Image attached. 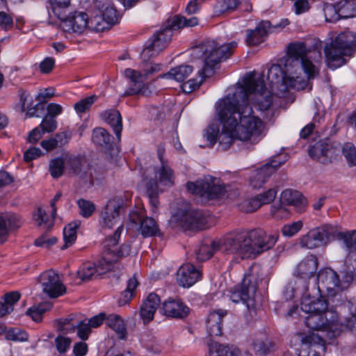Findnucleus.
Listing matches in <instances>:
<instances>
[{"mask_svg": "<svg viewBox=\"0 0 356 356\" xmlns=\"http://www.w3.org/2000/svg\"><path fill=\"white\" fill-rule=\"evenodd\" d=\"M224 98L232 102L225 126L229 130L235 131L237 139L257 143L262 138L265 128L262 120L253 114L251 101L261 111L268 109L273 103L272 93L267 89L263 76L256 77L250 73L243 79V85L236 88L232 94Z\"/></svg>", "mask_w": 356, "mask_h": 356, "instance_id": "f257e3e1", "label": "nucleus"}, {"mask_svg": "<svg viewBox=\"0 0 356 356\" xmlns=\"http://www.w3.org/2000/svg\"><path fill=\"white\" fill-rule=\"evenodd\" d=\"M321 58L318 49L307 48L302 42H291L287 47L284 68L280 65H272L267 79L272 86L282 85L286 90H303L309 81L318 76Z\"/></svg>", "mask_w": 356, "mask_h": 356, "instance_id": "f03ea898", "label": "nucleus"}, {"mask_svg": "<svg viewBox=\"0 0 356 356\" xmlns=\"http://www.w3.org/2000/svg\"><path fill=\"white\" fill-rule=\"evenodd\" d=\"M279 234H267L262 229L234 230L215 241L205 240L196 251L200 261L210 259L219 250L241 259L255 258L271 249L277 243Z\"/></svg>", "mask_w": 356, "mask_h": 356, "instance_id": "7ed1b4c3", "label": "nucleus"}, {"mask_svg": "<svg viewBox=\"0 0 356 356\" xmlns=\"http://www.w3.org/2000/svg\"><path fill=\"white\" fill-rule=\"evenodd\" d=\"M238 47L236 41L222 44L217 40H208L204 41L198 48L202 53L204 65L198 71V78L191 79L182 85V89L186 93H191L199 88L207 77L214 73L215 67L222 60L229 58Z\"/></svg>", "mask_w": 356, "mask_h": 356, "instance_id": "20e7f679", "label": "nucleus"}, {"mask_svg": "<svg viewBox=\"0 0 356 356\" xmlns=\"http://www.w3.org/2000/svg\"><path fill=\"white\" fill-rule=\"evenodd\" d=\"M231 104L232 102L229 100V98H222L216 106V113L222 124V129L220 133L219 126L212 124L208 126L205 130L204 137L208 142V146L211 148L213 147L218 140V148L222 151H225L232 145L234 140L237 139L235 131L229 130L225 126V121L229 119L227 113L229 112L228 109Z\"/></svg>", "mask_w": 356, "mask_h": 356, "instance_id": "39448f33", "label": "nucleus"}, {"mask_svg": "<svg viewBox=\"0 0 356 356\" xmlns=\"http://www.w3.org/2000/svg\"><path fill=\"white\" fill-rule=\"evenodd\" d=\"M356 49V34L350 31L339 33L332 42L325 47L327 65L334 70L346 63L343 56H350Z\"/></svg>", "mask_w": 356, "mask_h": 356, "instance_id": "423d86ee", "label": "nucleus"}, {"mask_svg": "<svg viewBox=\"0 0 356 356\" xmlns=\"http://www.w3.org/2000/svg\"><path fill=\"white\" fill-rule=\"evenodd\" d=\"M305 324L310 329L321 331L322 335L329 341L339 336L341 332L337 314L334 311L327 313H307Z\"/></svg>", "mask_w": 356, "mask_h": 356, "instance_id": "0eeeda50", "label": "nucleus"}, {"mask_svg": "<svg viewBox=\"0 0 356 356\" xmlns=\"http://www.w3.org/2000/svg\"><path fill=\"white\" fill-rule=\"evenodd\" d=\"M162 65L152 62H144L140 70L127 68L124 70V76L131 81L130 86L124 91V96L143 95L146 90L145 81L156 72L161 70Z\"/></svg>", "mask_w": 356, "mask_h": 356, "instance_id": "6e6552de", "label": "nucleus"}, {"mask_svg": "<svg viewBox=\"0 0 356 356\" xmlns=\"http://www.w3.org/2000/svg\"><path fill=\"white\" fill-rule=\"evenodd\" d=\"M337 226L325 224L311 229L307 234L298 238V244L302 248L313 250L327 245L336 238Z\"/></svg>", "mask_w": 356, "mask_h": 356, "instance_id": "1a4fd4ad", "label": "nucleus"}, {"mask_svg": "<svg viewBox=\"0 0 356 356\" xmlns=\"http://www.w3.org/2000/svg\"><path fill=\"white\" fill-rule=\"evenodd\" d=\"M125 208V202L122 196L110 199L101 211L99 219L100 227L102 229H112L120 222Z\"/></svg>", "mask_w": 356, "mask_h": 356, "instance_id": "9d476101", "label": "nucleus"}, {"mask_svg": "<svg viewBox=\"0 0 356 356\" xmlns=\"http://www.w3.org/2000/svg\"><path fill=\"white\" fill-rule=\"evenodd\" d=\"M216 180L211 177H205L196 182H188L186 188L191 193L203 199H219L225 195L226 190L223 186L216 184Z\"/></svg>", "mask_w": 356, "mask_h": 356, "instance_id": "9b49d317", "label": "nucleus"}, {"mask_svg": "<svg viewBox=\"0 0 356 356\" xmlns=\"http://www.w3.org/2000/svg\"><path fill=\"white\" fill-rule=\"evenodd\" d=\"M295 337L300 342L298 356H324L325 341L314 332H297Z\"/></svg>", "mask_w": 356, "mask_h": 356, "instance_id": "f8f14e48", "label": "nucleus"}, {"mask_svg": "<svg viewBox=\"0 0 356 356\" xmlns=\"http://www.w3.org/2000/svg\"><path fill=\"white\" fill-rule=\"evenodd\" d=\"M289 24L287 19H282L273 26L269 21H261L254 29L246 30V43L248 46H257L265 41L272 29H282Z\"/></svg>", "mask_w": 356, "mask_h": 356, "instance_id": "ddd939ff", "label": "nucleus"}, {"mask_svg": "<svg viewBox=\"0 0 356 356\" xmlns=\"http://www.w3.org/2000/svg\"><path fill=\"white\" fill-rule=\"evenodd\" d=\"M316 280L318 291L321 293H327L330 296H334L345 287L341 283L337 273L329 268L321 269L317 274Z\"/></svg>", "mask_w": 356, "mask_h": 356, "instance_id": "4468645a", "label": "nucleus"}, {"mask_svg": "<svg viewBox=\"0 0 356 356\" xmlns=\"http://www.w3.org/2000/svg\"><path fill=\"white\" fill-rule=\"evenodd\" d=\"M42 292L51 298H56L64 295L66 288L60 280L58 275L50 270L42 273L39 277Z\"/></svg>", "mask_w": 356, "mask_h": 356, "instance_id": "2eb2a0df", "label": "nucleus"}, {"mask_svg": "<svg viewBox=\"0 0 356 356\" xmlns=\"http://www.w3.org/2000/svg\"><path fill=\"white\" fill-rule=\"evenodd\" d=\"M164 149L159 147L158 156L160 160V165L154 168V179H149L157 183L158 186L169 188L175 184L174 171L169 165L168 162L163 158Z\"/></svg>", "mask_w": 356, "mask_h": 356, "instance_id": "dca6fc26", "label": "nucleus"}, {"mask_svg": "<svg viewBox=\"0 0 356 356\" xmlns=\"http://www.w3.org/2000/svg\"><path fill=\"white\" fill-rule=\"evenodd\" d=\"M318 266V259L314 254H309L301 260L296 267L298 282L302 284L304 291H307L309 280L314 277Z\"/></svg>", "mask_w": 356, "mask_h": 356, "instance_id": "f3484780", "label": "nucleus"}, {"mask_svg": "<svg viewBox=\"0 0 356 356\" xmlns=\"http://www.w3.org/2000/svg\"><path fill=\"white\" fill-rule=\"evenodd\" d=\"M65 170L69 174L79 176L85 182L93 183L92 169L84 159L75 156H66Z\"/></svg>", "mask_w": 356, "mask_h": 356, "instance_id": "a211bd4d", "label": "nucleus"}, {"mask_svg": "<svg viewBox=\"0 0 356 356\" xmlns=\"http://www.w3.org/2000/svg\"><path fill=\"white\" fill-rule=\"evenodd\" d=\"M172 33L170 29H163L154 35L151 42L143 49L142 56L144 58L152 57L165 49L171 40Z\"/></svg>", "mask_w": 356, "mask_h": 356, "instance_id": "6ab92c4d", "label": "nucleus"}, {"mask_svg": "<svg viewBox=\"0 0 356 356\" xmlns=\"http://www.w3.org/2000/svg\"><path fill=\"white\" fill-rule=\"evenodd\" d=\"M62 28L66 32L81 33L89 24L88 15L83 12H74L64 17L60 15Z\"/></svg>", "mask_w": 356, "mask_h": 356, "instance_id": "aec40b11", "label": "nucleus"}, {"mask_svg": "<svg viewBox=\"0 0 356 356\" xmlns=\"http://www.w3.org/2000/svg\"><path fill=\"white\" fill-rule=\"evenodd\" d=\"M23 224L24 220L17 213H0V243L7 240L9 232L17 231Z\"/></svg>", "mask_w": 356, "mask_h": 356, "instance_id": "412c9836", "label": "nucleus"}, {"mask_svg": "<svg viewBox=\"0 0 356 356\" xmlns=\"http://www.w3.org/2000/svg\"><path fill=\"white\" fill-rule=\"evenodd\" d=\"M123 230V225H120L112 236L107 237L104 241V248L112 258L116 261L118 258L126 257L129 254L131 247L128 244L122 245L118 250L114 248L118 243L120 237Z\"/></svg>", "mask_w": 356, "mask_h": 356, "instance_id": "4be33fe9", "label": "nucleus"}, {"mask_svg": "<svg viewBox=\"0 0 356 356\" xmlns=\"http://www.w3.org/2000/svg\"><path fill=\"white\" fill-rule=\"evenodd\" d=\"M251 349L260 356H266L277 349V343L267 337L265 332L255 334L250 341Z\"/></svg>", "mask_w": 356, "mask_h": 356, "instance_id": "5701e85b", "label": "nucleus"}, {"mask_svg": "<svg viewBox=\"0 0 356 356\" xmlns=\"http://www.w3.org/2000/svg\"><path fill=\"white\" fill-rule=\"evenodd\" d=\"M202 273L190 263L184 264L179 267L177 273V281L179 286L188 288L198 282Z\"/></svg>", "mask_w": 356, "mask_h": 356, "instance_id": "b1692460", "label": "nucleus"}, {"mask_svg": "<svg viewBox=\"0 0 356 356\" xmlns=\"http://www.w3.org/2000/svg\"><path fill=\"white\" fill-rule=\"evenodd\" d=\"M163 314L174 318H186L189 312V307L180 299L168 298L165 300L161 308Z\"/></svg>", "mask_w": 356, "mask_h": 356, "instance_id": "393cba45", "label": "nucleus"}, {"mask_svg": "<svg viewBox=\"0 0 356 356\" xmlns=\"http://www.w3.org/2000/svg\"><path fill=\"white\" fill-rule=\"evenodd\" d=\"M256 289V286L251 283L248 277L245 275L241 284L236 287L232 292L230 300L235 303L242 302L248 304L254 296Z\"/></svg>", "mask_w": 356, "mask_h": 356, "instance_id": "a878e982", "label": "nucleus"}, {"mask_svg": "<svg viewBox=\"0 0 356 356\" xmlns=\"http://www.w3.org/2000/svg\"><path fill=\"white\" fill-rule=\"evenodd\" d=\"M22 111H26V118H40L44 113L45 104L42 102H38L35 105L32 106L33 99L26 92L23 91L19 96Z\"/></svg>", "mask_w": 356, "mask_h": 356, "instance_id": "bb28decb", "label": "nucleus"}, {"mask_svg": "<svg viewBox=\"0 0 356 356\" xmlns=\"http://www.w3.org/2000/svg\"><path fill=\"white\" fill-rule=\"evenodd\" d=\"M206 223L205 218L200 210H189L181 216L180 225L188 229H202Z\"/></svg>", "mask_w": 356, "mask_h": 356, "instance_id": "cd10ccee", "label": "nucleus"}, {"mask_svg": "<svg viewBox=\"0 0 356 356\" xmlns=\"http://www.w3.org/2000/svg\"><path fill=\"white\" fill-rule=\"evenodd\" d=\"M227 315L225 310L210 312L206 319V330L210 337H219L222 334V318Z\"/></svg>", "mask_w": 356, "mask_h": 356, "instance_id": "c85d7f7f", "label": "nucleus"}, {"mask_svg": "<svg viewBox=\"0 0 356 356\" xmlns=\"http://www.w3.org/2000/svg\"><path fill=\"white\" fill-rule=\"evenodd\" d=\"M301 309L305 313H327L332 309H328L327 300L321 296L320 298L305 297L300 304Z\"/></svg>", "mask_w": 356, "mask_h": 356, "instance_id": "c756f323", "label": "nucleus"}, {"mask_svg": "<svg viewBox=\"0 0 356 356\" xmlns=\"http://www.w3.org/2000/svg\"><path fill=\"white\" fill-rule=\"evenodd\" d=\"M274 165H275L265 164L260 168L252 170L249 178L250 184L254 188H261L275 172V168L273 167L278 165L279 163H276Z\"/></svg>", "mask_w": 356, "mask_h": 356, "instance_id": "7c9ffc66", "label": "nucleus"}, {"mask_svg": "<svg viewBox=\"0 0 356 356\" xmlns=\"http://www.w3.org/2000/svg\"><path fill=\"white\" fill-rule=\"evenodd\" d=\"M161 302L159 296L151 293L143 302L140 311V315L144 323H148L154 318V314Z\"/></svg>", "mask_w": 356, "mask_h": 356, "instance_id": "2f4dec72", "label": "nucleus"}, {"mask_svg": "<svg viewBox=\"0 0 356 356\" xmlns=\"http://www.w3.org/2000/svg\"><path fill=\"white\" fill-rule=\"evenodd\" d=\"M95 6L110 26L118 22L120 15L111 0H97Z\"/></svg>", "mask_w": 356, "mask_h": 356, "instance_id": "473e14b6", "label": "nucleus"}, {"mask_svg": "<svg viewBox=\"0 0 356 356\" xmlns=\"http://www.w3.org/2000/svg\"><path fill=\"white\" fill-rule=\"evenodd\" d=\"M281 199L283 202L293 205L299 212L303 211L307 204L306 199L301 193L292 189L284 190L282 193Z\"/></svg>", "mask_w": 356, "mask_h": 356, "instance_id": "72a5a7b5", "label": "nucleus"}, {"mask_svg": "<svg viewBox=\"0 0 356 356\" xmlns=\"http://www.w3.org/2000/svg\"><path fill=\"white\" fill-rule=\"evenodd\" d=\"M333 152L332 146L322 141L315 143L308 150L309 155L312 159L318 160L322 163L327 161V159H323L324 157L331 158Z\"/></svg>", "mask_w": 356, "mask_h": 356, "instance_id": "f704fd0d", "label": "nucleus"}, {"mask_svg": "<svg viewBox=\"0 0 356 356\" xmlns=\"http://www.w3.org/2000/svg\"><path fill=\"white\" fill-rule=\"evenodd\" d=\"M62 196L61 192H58L53 200H51L50 205L51 208V218L49 219V217L47 216L46 212L42 210L41 208H38L37 213L35 214L34 218L35 220L38 222V226H44L49 228L53 225L54 218L56 214V202L60 200Z\"/></svg>", "mask_w": 356, "mask_h": 356, "instance_id": "c9c22d12", "label": "nucleus"}, {"mask_svg": "<svg viewBox=\"0 0 356 356\" xmlns=\"http://www.w3.org/2000/svg\"><path fill=\"white\" fill-rule=\"evenodd\" d=\"M101 117L112 127L118 140H120L122 130V117L120 112L116 109L106 110L101 113Z\"/></svg>", "mask_w": 356, "mask_h": 356, "instance_id": "e433bc0d", "label": "nucleus"}, {"mask_svg": "<svg viewBox=\"0 0 356 356\" xmlns=\"http://www.w3.org/2000/svg\"><path fill=\"white\" fill-rule=\"evenodd\" d=\"M209 356H240V350L233 345H224L217 342L209 344Z\"/></svg>", "mask_w": 356, "mask_h": 356, "instance_id": "4c0bfd02", "label": "nucleus"}, {"mask_svg": "<svg viewBox=\"0 0 356 356\" xmlns=\"http://www.w3.org/2000/svg\"><path fill=\"white\" fill-rule=\"evenodd\" d=\"M193 68L192 66L188 65H182L172 68L168 72L161 74L160 77L181 82L193 72Z\"/></svg>", "mask_w": 356, "mask_h": 356, "instance_id": "58836bf2", "label": "nucleus"}, {"mask_svg": "<svg viewBox=\"0 0 356 356\" xmlns=\"http://www.w3.org/2000/svg\"><path fill=\"white\" fill-rule=\"evenodd\" d=\"M92 140L96 145L110 149L113 145V136L104 128L97 127L93 129Z\"/></svg>", "mask_w": 356, "mask_h": 356, "instance_id": "ea45409f", "label": "nucleus"}, {"mask_svg": "<svg viewBox=\"0 0 356 356\" xmlns=\"http://www.w3.org/2000/svg\"><path fill=\"white\" fill-rule=\"evenodd\" d=\"M104 269L100 266L99 270L96 269V264L92 262H86L83 264L77 270V276L82 281H88L93 276L104 274Z\"/></svg>", "mask_w": 356, "mask_h": 356, "instance_id": "a19ab883", "label": "nucleus"}, {"mask_svg": "<svg viewBox=\"0 0 356 356\" xmlns=\"http://www.w3.org/2000/svg\"><path fill=\"white\" fill-rule=\"evenodd\" d=\"M106 324L118 334L120 339H124L125 338L127 334L125 324L119 315H108L106 318Z\"/></svg>", "mask_w": 356, "mask_h": 356, "instance_id": "79ce46f5", "label": "nucleus"}, {"mask_svg": "<svg viewBox=\"0 0 356 356\" xmlns=\"http://www.w3.org/2000/svg\"><path fill=\"white\" fill-rule=\"evenodd\" d=\"M80 225L81 222L79 220H74L64 227L63 239L65 244L61 247L62 250L67 248L75 242L76 239V230Z\"/></svg>", "mask_w": 356, "mask_h": 356, "instance_id": "37998d69", "label": "nucleus"}, {"mask_svg": "<svg viewBox=\"0 0 356 356\" xmlns=\"http://www.w3.org/2000/svg\"><path fill=\"white\" fill-rule=\"evenodd\" d=\"M140 232L143 237H150L159 232V226L153 218L146 217L140 222Z\"/></svg>", "mask_w": 356, "mask_h": 356, "instance_id": "c03bdc74", "label": "nucleus"}, {"mask_svg": "<svg viewBox=\"0 0 356 356\" xmlns=\"http://www.w3.org/2000/svg\"><path fill=\"white\" fill-rule=\"evenodd\" d=\"M338 12L341 19L356 17V0H342L338 3Z\"/></svg>", "mask_w": 356, "mask_h": 356, "instance_id": "a18cd8bd", "label": "nucleus"}, {"mask_svg": "<svg viewBox=\"0 0 356 356\" xmlns=\"http://www.w3.org/2000/svg\"><path fill=\"white\" fill-rule=\"evenodd\" d=\"M336 237L342 240L348 252L356 251V229L350 232H340L337 227V234Z\"/></svg>", "mask_w": 356, "mask_h": 356, "instance_id": "49530a36", "label": "nucleus"}, {"mask_svg": "<svg viewBox=\"0 0 356 356\" xmlns=\"http://www.w3.org/2000/svg\"><path fill=\"white\" fill-rule=\"evenodd\" d=\"M146 191L149 204L152 206V211L155 213L159 202L158 199L159 188L157 183L148 181L146 184Z\"/></svg>", "mask_w": 356, "mask_h": 356, "instance_id": "de8ad7c7", "label": "nucleus"}, {"mask_svg": "<svg viewBox=\"0 0 356 356\" xmlns=\"http://www.w3.org/2000/svg\"><path fill=\"white\" fill-rule=\"evenodd\" d=\"M138 284V282L135 277H133L128 280L127 288L123 291L122 297L118 300V305L120 306H123L129 303Z\"/></svg>", "mask_w": 356, "mask_h": 356, "instance_id": "09e8293b", "label": "nucleus"}, {"mask_svg": "<svg viewBox=\"0 0 356 356\" xmlns=\"http://www.w3.org/2000/svg\"><path fill=\"white\" fill-rule=\"evenodd\" d=\"M240 0H222L216 6V13L218 14L230 13L238 10Z\"/></svg>", "mask_w": 356, "mask_h": 356, "instance_id": "8fccbe9b", "label": "nucleus"}, {"mask_svg": "<svg viewBox=\"0 0 356 356\" xmlns=\"http://www.w3.org/2000/svg\"><path fill=\"white\" fill-rule=\"evenodd\" d=\"M65 170V158H55L49 161V171L51 177L57 179L61 177Z\"/></svg>", "mask_w": 356, "mask_h": 356, "instance_id": "3c124183", "label": "nucleus"}, {"mask_svg": "<svg viewBox=\"0 0 356 356\" xmlns=\"http://www.w3.org/2000/svg\"><path fill=\"white\" fill-rule=\"evenodd\" d=\"M97 97L95 95L81 99L74 104V108L76 113L82 114L88 111L92 105L97 101Z\"/></svg>", "mask_w": 356, "mask_h": 356, "instance_id": "603ef678", "label": "nucleus"}, {"mask_svg": "<svg viewBox=\"0 0 356 356\" xmlns=\"http://www.w3.org/2000/svg\"><path fill=\"white\" fill-rule=\"evenodd\" d=\"M323 13L327 22H334L341 19L338 12V3L337 4L324 3Z\"/></svg>", "mask_w": 356, "mask_h": 356, "instance_id": "864d4df0", "label": "nucleus"}, {"mask_svg": "<svg viewBox=\"0 0 356 356\" xmlns=\"http://www.w3.org/2000/svg\"><path fill=\"white\" fill-rule=\"evenodd\" d=\"M342 153L349 165L356 166V147L353 144L345 143L342 147Z\"/></svg>", "mask_w": 356, "mask_h": 356, "instance_id": "5fc2aeb1", "label": "nucleus"}, {"mask_svg": "<svg viewBox=\"0 0 356 356\" xmlns=\"http://www.w3.org/2000/svg\"><path fill=\"white\" fill-rule=\"evenodd\" d=\"M77 204L80 210V214L84 218H89L95 210V205L90 201L85 199H79Z\"/></svg>", "mask_w": 356, "mask_h": 356, "instance_id": "6e6d98bb", "label": "nucleus"}, {"mask_svg": "<svg viewBox=\"0 0 356 356\" xmlns=\"http://www.w3.org/2000/svg\"><path fill=\"white\" fill-rule=\"evenodd\" d=\"M6 337L10 341H24L28 339V334L18 327H15L6 332Z\"/></svg>", "mask_w": 356, "mask_h": 356, "instance_id": "4d7b16f0", "label": "nucleus"}, {"mask_svg": "<svg viewBox=\"0 0 356 356\" xmlns=\"http://www.w3.org/2000/svg\"><path fill=\"white\" fill-rule=\"evenodd\" d=\"M302 227L303 222L302 220L293 222L284 225L282 228V233L285 236L291 237L298 233Z\"/></svg>", "mask_w": 356, "mask_h": 356, "instance_id": "13d9d810", "label": "nucleus"}, {"mask_svg": "<svg viewBox=\"0 0 356 356\" xmlns=\"http://www.w3.org/2000/svg\"><path fill=\"white\" fill-rule=\"evenodd\" d=\"M66 137L65 133H58L56 135V138H50L47 140H43L41 143V147L46 151H51L57 147L58 144V139L62 140L63 138Z\"/></svg>", "mask_w": 356, "mask_h": 356, "instance_id": "bf43d9fd", "label": "nucleus"}, {"mask_svg": "<svg viewBox=\"0 0 356 356\" xmlns=\"http://www.w3.org/2000/svg\"><path fill=\"white\" fill-rule=\"evenodd\" d=\"M111 257L108 251L105 250L103 257L98 261V264L96 265V269L99 270L101 266L102 268L104 269V274L111 270L113 267V261H115Z\"/></svg>", "mask_w": 356, "mask_h": 356, "instance_id": "052dcab7", "label": "nucleus"}, {"mask_svg": "<svg viewBox=\"0 0 356 356\" xmlns=\"http://www.w3.org/2000/svg\"><path fill=\"white\" fill-rule=\"evenodd\" d=\"M39 127L44 133H51L55 131L57 128V122L52 117L45 115Z\"/></svg>", "mask_w": 356, "mask_h": 356, "instance_id": "680f3d73", "label": "nucleus"}, {"mask_svg": "<svg viewBox=\"0 0 356 356\" xmlns=\"http://www.w3.org/2000/svg\"><path fill=\"white\" fill-rule=\"evenodd\" d=\"M72 340L66 337L59 335L55 339V345L58 352L60 354L65 353L70 348Z\"/></svg>", "mask_w": 356, "mask_h": 356, "instance_id": "e2e57ef3", "label": "nucleus"}, {"mask_svg": "<svg viewBox=\"0 0 356 356\" xmlns=\"http://www.w3.org/2000/svg\"><path fill=\"white\" fill-rule=\"evenodd\" d=\"M89 23L91 24L92 28L98 32L104 31L111 27L102 15H96L89 20Z\"/></svg>", "mask_w": 356, "mask_h": 356, "instance_id": "0e129e2a", "label": "nucleus"}, {"mask_svg": "<svg viewBox=\"0 0 356 356\" xmlns=\"http://www.w3.org/2000/svg\"><path fill=\"white\" fill-rule=\"evenodd\" d=\"M277 195V191L274 188H270L267 191L259 194L257 196L258 201L261 204V207L264 204L272 202Z\"/></svg>", "mask_w": 356, "mask_h": 356, "instance_id": "69168bd1", "label": "nucleus"}, {"mask_svg": "<svg viewBox=\"0 0 356 356\" xmlns=\"http://www.w3.org/2000/svg\"><path fill=\"white\" fill-rule=\"evenodd\" d=\"M259 207H261V204L258 201L257 196L246 200L241 204V209L246 213L254 212Z\"/></svg>", "mask_w": 356, "mask_h": 356, "instance_id": "338daca9", "label": "nucleus"}, {"mask_svg": "<svg viewBox=\"0 0 356 356\" xmlns=\"http://www.w3.org/2000/svg\"><path fill=\"white\" fill-rule=\"evenodd\" d=\"M77 323L79 324L76 327L78 337L82 340L88 339L91 332L90 325L81 320H79Z\"/></svg>", "mask_w": 356, "mask_h": 356, "instance_id": "774afa93", "label": "nucleus"}]
</instances>
